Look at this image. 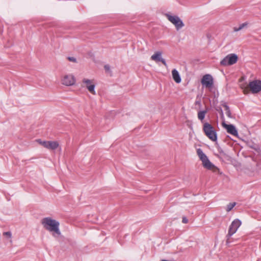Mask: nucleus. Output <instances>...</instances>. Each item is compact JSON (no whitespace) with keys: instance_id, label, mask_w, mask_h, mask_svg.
Returning a JSON list of instances; mask_svg holds the SVG:
<instances>
[{"instance_id":"1","label":"nucleus","mask_w":261,"mask_h":261,"mask_svg":"<svg viewBox=\"0 0 261 261\" xmlns=\"http://www.w3.org/2000/svg\"><path fill=\"white\" fill-rule=\"evenodd\" d=\"M41 224L46 230L53 233V236L54 237H57L61 234L59 229L60 223L56 220L49 217H45L42 219Z\"/></svg>"},{"instance_id":"2","label":"nucleus","mask_w":261,"mask_h":261,"mask_svg":"<svg viewBox=\"0 0 261 261\" xmlns=\"http://www.w3.org/2000/svg\"><path fill=\"white\" fill-rule=\"evenodd\" d=\"M197 153L202 163L203 166L205 168L211 170L214 172L219 171V169L210 162L207 156L203 152L201 149L198 148L197 149Z\"/></svg>"},{"instance_id":"3","label":"nucleus","mask_w":261,"mask_h":261,"mask_svg":"<svg viewBox=\"0 0 261 261\" xmlns=\"http://www.w3.org/2000/svg\"><path fill=\"white\" fill-rule=\"evenodd\" d=\"M241 224L242 222L239 219H236L231 222L229 227L228 233L226 236L227 244L230 243L229 240L230 237L237 232V231L238 230V228L240 227Z\"/></svg>"},{"instance_id":"4","label":"nucleus","mask_w":261,"mask_h":261,"mask_svg":"<svg viewBox=\"0 0 261 261\" xmlns=\"http://www.w3.org/2000/svg\"><path fill=\"white\" fill-rule=\"evenodd\" d=\"M205 135L212 141L215 142L217 140L216 132L212 125L208 123H205L203 127Z\"/></svg>"},{"instance_id":"5","label":"nucleus","mask_w":261,"mask_h":261,"mask_svg":"<svg viewBox=\"0 0 261 261\" xmlns=\"http://www.w3.org/2000/svg\"><path fill=\"white\" fill-rule=\"evenodd\" d=\"M165 15L168 20L175 26L177 31L184 26V22L178 16L172 15L170 14H166Z\"/></svg>"},{"instance_id":"6","label":"nucleus","mask_w":261,"mask_h":261,"mask_svg":"<svg viewBox=\"0 0 261 261\" xmlns=\"http://www.w3.org/2000/svg\"><path fill=\"white\" fill-rule=\"evenodd\" d=\"M82 86L86 88L88 91L93 95L96 94L95 83L94 80L84 78L82 80Z\"/></svg>"},{"instance_id":"7","label":"nucleus","mask_w":261,"mask_h":261,"mask_svg":"<svg viewBox=\"0 0 261 261\" xmlns=\"http://www.w3.org/2000/svg\"><path fill=\"white\" fill-rule=\"evenodd\" d=\"M36 142L44 148L50 150H55L59 146V143L55 141H43L41 139H37Z\"/></svg>"},{"instance_id":"8","label":"nucleus","mask_w":261,"mask_h":261,"mask_svg":"<svg viewBox=\"0 0 261 261\" xmlns=\"http://www.w3.org/2000/svg\"><path fill=\"white\" fill-rule=\"evenodd\" d=\"M238 60L236 54H230L226 56L220 62V64L224 66H230L235 64Z\"/></svg>"},{"instance_id":"9","label":"nucleus","mask_w":261,"mask_h":261,"mask_svg":"<svg viewBox=\"0 0 261 261\" xmlns=\"http://www.w3.org/2000/svg\"><path fill=\"white\" fill-rule=\"evenodd\" d=\"M61 84L66 86H71L75 84L76 79L72 74H65L63 75L61 80Z\"/></svg>"},{"instance_id":"10","label":"nucleus","mask_w":261,"mask_h":261,"mask_svg":"<svg viewBox=\"0 0 261 261\" xmlns=\"http://www.w3.org/2000/svg\"><path fill=\"white\" fill-rule=\"evenodd\" d=\"M249 87L253 94L259 93L261 91V81L256 80L250 82Z\"/></svg>"},{"instance_id":"11","label":"nucleus","mask_w":261,"mask_h":261,"mask_svg":"<svg viewBox=\"0 0 261 261\" xmlns=\"http://www.w3.org/2000/svg\"><path fill=\"white\" fill-rule=\"evenodd\" d=\"M201 82L203 86L210 88L213 85V78L210 74H205L202 77Z\"/></svg>"},{"instance_id":"12","label":"nucleus","mask_w":261,"mask_h":261,"mask_svg":"<svg viewBox=\"0 0 261 261\" xmlns=\"http://www.w3.org/2000/svg\"><path fill=\"white\" fill-rule=\"evenodd\" d=\"M222 126L225 128L227 132L235 137H238V132L236 127L232 124H227L225 122L222 123Z\"/></svg>"},{"instance_id":"13","label":"nucleus","mask_w":261,"mask_h":261,"mask_svg":"<svg viewBox=\"0 0 261 261\" xmlns=\"http://www.w3.org/2000/svg\"><path fill=\"white\" fill-rule=\"evenodd\" d=\"M151 59L156 62H161L165 66H167L165 60L162 58V53L160 51L155 52L151 56Z\"/></svg>"},{"instance_id":"14","label":"nucleus","mask_w":261,"mask_h":261,"mask_svg":"<svg viewBox=\"0 0 261 261\" xmlns=\"http://www.w3.org/2000/svg\"><path fill=\"white\" fill-rule=\"evenodd\" d=\"M172 75L173 80L176 83H179L181 82V78L178 71L174 69L172 71Z\"/></svg>"},{"instance_id":"15","label":"nucleus","mask_w":261,"mask_h":261,"mask_svg":"<svg viewBox=\"0 0 261 261\" xmlns=\"http://www.w3.org/2000/svg\"><path fill=\"white\" fill-rule=\"evenodd\" d=\"M247 25H248V23L244 22V23L240 24L239 27H234L233 28V31L234 32H238V31L241 30L242 29H244V28L247 27Z\"/></svg>"},{"instance_id":"16","label":"nucleus","mask_w":261,"mask_h":261,"mask_svg":"<svg viewBox=\"0 0 261 261\" xmlns=\"http://www.w3.org/2000/svg\"><path fill=\"white\" fill-rule=\"evenodd\" d=\"M206 113V111H199L198 113V118L200 120L202 121L204 119V117H205Z\"/></svg>"},{"instance_id":"17","label":"nucleus","mask_w":261,"mask_h":261,"mask_svg":"<svg viewBox=\"0 0 261 261\" xmlns=\"http://www.w3.org/2000/svg\"><path fill=\"white\" fill-rule=\"evenodd\" d=\"M4 236H5L7 239L9 240V242L11 244L12 243V234L11 231L4 232L3 233Z\"/></svg>"},{"instance_id":"18","label":"nucleus","mask_w":261,"mask_h":261,"mask_svg":"<svg viewBox=\"0 0 261 261\" xmlns=\"http://www.w3.org/2000/svg\"><path fill=\"white\" fill-rule=\"evenodd\" d=\"M236 204L237 203L235 202L228 204L226 207V212H230L236 205Z\"/></svg>"},{"instance_id":"19","label":"nucleus","mask_w":261,"mask_h":261,"mask_svg":"<svg viewBox=\"0 0 261 261\" xmlns=\"http://www.w3.org/2000/svg\"><path fill=\"white\" fill-rule=\"evenodd\" d=\"M248 145L249 147L255 150L256 151H258L259 149L258 145L256 144L248 143Z\"/></svg>"},{"instance_id":"20","label":"nucleus","mask_w":261,"mask_h":261,"mask_svg":"<svg viewBox=\"0 0 261 261\" xmlns=\"http://www.w3.org/2000/svg\"><path fill=\"white\" fill-rule=\"evenodd\" d=\"M223 107H224L225 111H226L225 112L226 115L228 117L230 118L231 117V113H230V111L229 110V107L227 105H224Z\"/></svg>"},{"instance_id":"21","label":"nucleus","mask_w":261,"mask_h":261,"mask_svg":"<svg viewBox=\"0 0 261 261\" xmlns=\"http://www.w3.org/2000/svg\"><path fill=\"white\" fill-rule=\"evenodd\" d=\"M68 59H69V61H70L71 62H76V59L74 58V57H69Z\"/></svg>"},{"instance_id":"22","label":"nucleus","mask_w":261,"mask_h":261,"mask_svg":"<svg viewBox=\"0 0 261 261\" xmlns=\"http://www.w3.org/2000/svg\"><path fill=\"white\" fill-rule=\"evenodd\" d=\"M182 222L184 223H187L188 222V219L186 217H183L182 219Z\"/></svg>"},{"instance_id":"23","label":"nucleus","mask_w":261,"mask_h":261,"mask_svg":"<svg viewBox=\"0 0 261 261\" xmlns=\"http://www.w3.org/2000/svg\"><path fill=\"white\" fill-rule=\"evenodd\" d=\"M105 69L106 70H110V66L108 65H106L105 66Z\"/></svg>"},{"instance_id":"24","label":"nucleus","mask_w":261,"mask_h":261,"mask_svg":"<svg viewBox=\"0 0 261 261\" xmlns=\"http://www.w3.org/2000/svg\"><path fill=\"white\" fill-rule=\"evenodd\" d=\"M221 116L223 117V114L222 113V112L221 111Z\"/></svg>"},{"instance_id":"25","label":"nucleus","mask_w":261,"mask_h":261,"mask_svg":"<svg viewBox=\"0 0 261 261\" xmlns=\"http://www.w3.org/2000/svg\"><path fill=\"white\" fill-rule=\"evenodd\" d=\"M244 93H246V90H244Z\"/></svg>"}]
</instances>
